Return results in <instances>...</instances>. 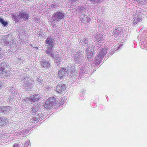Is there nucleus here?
<instances>
[{
	"label": "nucleus",
	"instance_id": "obj_7",
	"mask_svg": "<svg viewBox=\"0 0 147 147\" xmlns=\"http://www.w3.org/2000/svg\"><path fill=\"white\" fill-rule=\"evenodd\" d=\"M66 89L65 86L64 84H59L57 86L56 88L57 92L61 94L64 92Z\"/></svg>",
	"mask_w": 147,
	"mask_h": 147
},
{
	"label": "nucleus",
	"instance_id": "obj_13",
	"mask_svg": "<svg viewBox=\"0 0 147 147\" xmlns=\"http://www.w3.org/2000/svg\"><path fill=\"white\" fill-rule=\"evenodd\" d=\"M47 100L50 101V103L52 106H55L56 104H57V100L54 97H50Z\"/></svg>",
	"mask_w": 147,
	"mask_h": 147
},
{
	"label": "nucleus",
	"instance_id": "obj_5",
	"mask_svg": "<svg viewBox=\"0 0 147 147\" xmlns=\"http://www.w3.org/2000/svg\"><path fill=\"white\" fill-rule=\"evenodd\" d=\"M67 70L65 68L61 69L58 71V78L61 79H63L67 73Z\"/></svg>",
	"mask_w": 147,
	"mask_h": 147
},
{
	"label": "nucleus",
	"instance_id": "obj_18",
	"mask_svg": "<svg viewBox=\"0 0 147 147\" xmlns=\"http://www.w3.org/2000/svg\"><path fill=\"white\" fill-rule=\"evenodd\" d=\"M0 23L2 24L3 26H5L8 25V23L6 21H5L3 18L0 19Z\"/></svg>",
	"mask_w": 147,
	"mask_h": 147
},
{
	"label": "nucleus",
	"instance_id": "obj_12",
	"mask_svg": "<svg viewBox=\"0 0 147 147\" xmlns=\"http://www.w3.org/2000/svg\"><path fill=\"white\" fill-rule=\"evenodd\" d=\"M53 47H50V48L49 47H47L46 53L50 56L54 58H55V57L54 56V52L53 51Z\"/></svg>",
	"mask_w": 147,
	"mask_h": 147
},
{
	"label": "nucleus",
	"instance_id": "obj_26",
	"mask_svg": "<svg viewBox=\"0 0 147 147\" xmlns=\"http://www.w3.org/2000/svg\"><path fill=\"white\" fill-rule=\"evenodd\" d=\"M37 80L40 83H41L42 82V80L41 79L39 78H37Z\"/></svg>",
	"mask_w": 147,
	"mask_h": 147
},
{
	"label": "nucleus",
	"instance_id": "obj_14",
	"mask_svg": "<svg viewBox=\"0 0 147 147\" xmlns=\"http://www.w3.org/2000/svg\"><path fill=\"white\" fill-rule=\"evenodd\" d=\"M43 106L44 108L46 110H48L52 107V106L50 104V101L47 100H46L45 104Z\"/></svg>",
	"mask_w": 147,
	"mask_h": 147
},
{
	"label": "nucleus",
	"instance_id": "obj_16",
	"mask_svg": "<svg viewBox=\"0 0 147 147\" xmlns=\"http://www.w3.org/2000/svg\"><path fill=\"white\" fill-rule=\"evenodd\" d=\"M142 19V18L141 16H138L134 18L133 23L134 24H136L137 23L141 22Z\"/></svg>",
	"mask_w": 147,
	"mask_h": 147
},
{
	"label": "nucleus",
	"instance_id": "obj_20",
	"mask_svg": "<svg viewBox=\"0 0 147 147\" xmlns=\"http://www.w3.org/2000/svg\"><path fill=\"white\" fill-rule=\"evenodd\" d=\"M10 107L9 106L4 107V113L9 112L10 110Z\"/></svg>",
	"mask_w": 147,
	"mask_h": 147
},
{
	"label": "nucleus",
	"instance_id": "obj_32",
	"mask_svg": "<svg viewBox=\"0 0 147 147\" xmlns=\"http://www.w3.org/2000/svg\"><path fill=\"white\" fill-rule=\"evenodd\" d=\"M1 0H0V2H1Z\"/></svg>",
	"mask_w": 147,
	"mask_h": 147
},
{
	"label": "nucleus",
	"instance_id": "obj_2",
	"mask_svg": "<svg viewBox=\"0 0 147 147\" xmlns=\"http://www.w3.org/2000/svg\"><path fill=\"white\" fill-rule=\"evenodd\" d=\"M64 16V13L62 12L56 11L53 14L52 17L54 21H58L63 19Z\"/></svg>",
	"mask_w": 147,
	"mask_h": 147
},
{
	"label": "nucleus",
	"instance_id": "obj_9",
	"mask_svg": "<svg viewBox=\"0 0 147 147\" xmlns=\"http://www.w3.org/2000/svg\"><path fill=\"white\" fill-rule=\"evenodd\" d=\"M123 30L121 27L116 28L115 29H114L113 34L115 36H117L119 35L122 34Z\"/></svg>",
	"mask_w": 147,
	"mask_h": 147
},
{
	"label": "nucleus",
	"instance_id": "obj_4",
	"mask_svg": "<svg viewBox=\"0 0 147 147\" xmlns=\"http://www.w3.org/2000/svg\"><path fill=\"white\" fill-rule=\"evenodd\" d=\"M40 99V96L38 94H34L30 96L29 98L26 99L27 102H30L32 103L38 101Z\"/></svg>",
	"mask_w": 147,
	"mask_h": 147
},
{
	"label": "nucleus",
	"instance_id": "obj_23",
	"mask_svg": "<svg viewBox=\"0 0 147 147\" xmlns=\"http://www.w3.org/2000/svg\"><path fill=\"white\" fill-rule=\"evenodd\" d=\"M90 1L93 3H98L100 0H90Z\"/></svg>",
	"mask_w": 147,
	"mask_h": 147
},
{
	"label": "nucleus",
	"instance_id": "obj_8",
	"mask_svg": "<svg viewBox=\"0 0 147 147\" xmlns=\"http://www.w3.org/2000/svg\"><path fill=\"white\" fill-rule=\"evenodd\" d=\"M42 67L44 68L47 69L50 66V62L45 59H42L40 62Z\"/></svg>",
	"mask_w": 147,
	"mask_h": 147
},
{
	"label": "nucleus",
	"instance_id": "obj_6",
	"mask_svg": "<svg viewBox=\"0 0 147 147\" xmlns=\"http://www.w3.org/2000/svg\"><path fill=\"white\" fill-rule=\"evenodd\" d=\"M45 43L48 45L47 47H53L54 43V40L51 36H49L46 40Z\"/></svg>",
	"mask_w": 147,
	"mask_h": 147
},
{
	"label": "nucleus",
	"instance_id": "obj_30",
	"mask_svg": "<svg viewBox=\"0 0 147 147\" xmlns=\"http://www.w3.org/2000/svg\"><path fill=\"white\" fill-rule=\"evenodd\" d=\"M30 46H32V44H31V45Z\"/></svg>",
	"mask_w": 147,
	"mask_h": 147
},
{
	"label": "nucleus",
	"instance_id": "obj_10",
	"mask_svg": "<svg viewBox=\"0 0 147 147\" xmlns=\"http://www.w3.org/2000/svg\"><path fill=\"white\" fill-rule=\"evenodd\" d=\"M8 67V65L5 62L3 61L0 63V74L6 71L5 69Z\"/></svg>",
	"mask_w": 147,
	"mask_h": 147
},
{
	"label": "nucleus",
	"instance_id": "obj_19",
	"mask_svg": "<svg viewBox=\"0 0 147 147\" xmlns=\"http://www.w3.org/2000/svg\"><path fill=\"white\" fill-rule=\"evenodd\" d=\"M23 144L21 142H20L18 143H15L14 144V147H20L23 146Z\"/></svg>",
	"mask_w": 147,
	"mask_h": 147
},
{
	"label": "nucleus",
	"instance_id": "obj_15",
	"mask_svg": "<svg viewBox=\"0 0 147 147\" xmlns=\"http://www.w3.org/2000/svg\"><path fill=\"white\" fill-rule=\"evenodd\" d=\"M8 122V119L6 117H0V125H5Z\"/></svg>",
	"mask_w": 147,
	"mask_h": 147
},
{
	"label": "nucleus",
	"instance_id": "obj_22",
	"mask_svg": "<svg viewBox=\"0 0 147 147\" xmlns=\"http://www.w3.org/2000/svg\"><path fill=\"white\" fill-rule=\"evenodd\" d=\"M0 112L4 113V107H0Z\"/></svg>",
	"mask_w": 147,
	"mask_h": 147
},
{
	"label": "nucleus",
	"instance_id": "obj_31",
	"mask_svg": "<svg viewBox=\"0 0 147 147\" xmlns=\"http://www.w3.org/2000/svg\"><path fill=\"white\" fill-rule=\"evenodd\" d=\"M38 47H36V49H38Z\"/></svg>",
	"mask_w": 147,
	"mask_h": 147
},
{
	"label": "nucleus",
	"instance_id": "obj_11",
	"mask_svg": "<svg viewBox=\"0 0 147 147\" xmlns=\"http://www.w3.org/2000/svg\"><path fill=\"white\" fill-rule=\"evenodd\" d=\"M89 48L90 49L91 48V49L90 50V51L87 52V57L88 58L90 59L92 56L94 48L92 46H90L89 47Z\"/></svg>",
	"mask_w": 147,
	"mask_h": 147
},
{
	"label": "nucleus",
	"instance_id": "obj_21",
	"mask_svg": "<svg viewBox=\"0 0 147 147\" xmlns=\"http://www.w3.org/2000/svg\"><path fill=\"white\" fill-rule=\"evenodd\" d=\"M90 17L88 16H86V18L85 21H86V22H90Z\"/></svg>",
	"mask_w": 147,
	"mask_h": 147
},
{
	"label": "nucleus",
	"instance_id": "obj_17",
	"mask_svg": "<svg viewBox=\"0 0 147 147\" xmlns=\"http://www.w3.org/2000/svg\"><path fill=\"white\" fill-rule=\"evenodd\" d=\"M103 38L100 35H97L96 36V41L100 43L102 41Z\"/></svg>",
	"mask_w": 147,
	"mask_h": 147
},
{
	"label": "nucleus",
	"instance_id": "obj_27",
	"mask_svg": "<svg viewBox=\"0 0 147 147\" xmlns=\"http://www.w3.org/2000/svg\"><path fill=\"white\" fill-rule=\"evenodd\" d=\"M13 18L15 19V20H16V18H17V16H13Z\"/></svg>",
	"mask_w": 147,
	"mask_h": 147
},
{
	"label": "nucleus",
	"instance_id": "obj_3",
	"mask_svg": "<svg viewBox=\"0 0 147 147\" xmlns=\"http://www.w3.org/2000/svg\"><path fill=\"white\" fill-rule=\"evenodd\" d=\"M17 16L20 18L23 19L25 21L28 20L30 16L28 13L22 10L18 11Z\"/></svg>",
	"mask_w": 147,
	"mask_h": 147
},
{
	"label": "nucleus",
	"instance_id": "obj_25",
	"mask_svg": "<svg viewBox=\"0 0 147 147\" xmlns=\"http://www.w3.org/2000/svg\"><path fill=\"white\" fill-rule=\"evenodd\" d=\"M29 145V142H26L24 144L25 146H28Z\"/></svg>",
	"mask_w": 147,
	"mask_h": 147
},
{
	"label": "nucleus",
	"instance_id": "obj_29",
	"mask_svg": "<svg viewBox=\"0 0 147 147\" xmlns=\"http://www.w3.org/2000/svg\"><path fill=\"white\" fill-rule=\"evenodd\" d=\"M71 1L72 2H74V1H78V0H71Z\"/></svg>",
	"mask_w": 147,
	"mask_h": 147
},
{
	"label": "nucleus",
	"instance_id": "obj_24",
	"mask_svg": "<svg viewBox=\"0 0 147 147\" xmlns=\"http://www.w3.org/2000/svg\"><path fill=\"white\" fill-rule=\"evenodd\" d=\"M3 86L2 85V84L0 81V90H2Z\"/></svg>",
	"mask_w": 147,
	"mask_h": 147
},
{
	"label": "nucleus",
	"instance_id": "obj_1",
	"mask_svg": "<svg viewBox=\"0 0 147 147\" xmlns=\"http://www.w3.org/2000/svg\"><path fill=\"white\" fill-rule=\"evenodd\" d=\"M107 52L106 49H103L100 51L98 52V55L96 57V59H95V62L96 64H99L100 63L103 57L106 55Z\"/></svg>",
	"mask_w": 147,
	"mask_h": 147
},
{
	"label": "nucleus",
	"instance_id": "obj_28",
	"mask_svg": "<svg viewBox=\"0 0 147 147\" xmlns=\"http://www.w3.org/2000/svg\"><path fill=\"white\" fill-rule=\"evenodd\" d=\"M34 108H35L34 107L33 108V109H32V113H33V112L34 113Z\"/></svg>",
	"mask_w": 147,
	"mask_h": 147
}]
</instances>
